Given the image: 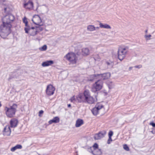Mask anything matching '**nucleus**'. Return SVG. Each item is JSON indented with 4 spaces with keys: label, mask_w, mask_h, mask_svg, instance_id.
<instances>
[{
    "label": "nucleus",
    "mask_w": 155,
    "mask_h": 155,
    "mask_svg": "<svg viewBox=\"0 0 155 155\" xmlns=\"http://www.w3.org/2000/svg\"><path fill=\"white\" fill-rule=\"evenodd\" d=\"M11 24L2 23L0 26V35L3 38H6L11 32Z\"/></svg>",
    "instance_id": "obj_1"
},
{
    "label": "nucleus",
    "mask_w": 155,
    "mask_h": 155,
    "mask_svg": "<svg viewBox=\"0 0 155 155\" xmlns=\"http://www.w3.org/2000/svg\"><path fill=\"white\" fill-rule=\"evenodd\" d=\"M18 106L16 104H13L9 107H6L5 108V114L7 116L9 117H13L15 115L17 111Z\"/></svg>",
    "instance_id": "obj_2"
},
{
    "label": "nucleus",
    "mask_w": 155,
    "mask_h": 155,
    "mask_svg": "<svg viewBox=\"0 0 155 155\" xmlns=\"http://www.w3.org/2000/svg\"><path fill=\"white\" fill-rule=\"evenodd\" d=\"M128 51V47H120L118 51V58L120 61L122 60L125 57Z\"/></svg>",
    "instance_id": "obj_3"
},
{
    "label": "nucleus",
    "mask_w": 155,
    "mask_h": 155,
    "mask_svg": "<svg viewBox=\"0 0 155 155\" xmlns=\"http://www.w3.org/2000/svg\"><path fill=\"white\" fill-rule=\"evenodd\" d=\"M86 95V97H85L86 99L85 103L92 104L94 103L95 102L97 101V94H95V98H94L91 96L90 91L88 90H87V94Z\"/></svg>",
    "instance_id": "obj_4"
},
{
    "label": "nucleus",
    "mask_w": 155,
    "mask_h": 155,
    "mask_svg": "<svg viewBox=\"0 0 155 155\" xmlns=\"http://www.w3.org/2000/svg\"><path fill=\"white\" fill-rule=\"evenodd\" d=\"M103 82L102 80H99L96 81L93 85L91 91L97 94V91L101 90L102 88Z\"/></svg>",
    "instance_id": "obj_5"
},
{
    "label": "nucleus",
    "mask_w": 155,
    "mask_h": 155,
    "mask_svg": "<svg viewBox=\"0 0 155 155\" xmlns=\"http://www.w3.org/2000/svg\"><path fill=\"white\" fill-rule=\"evenodd\" d=\"M64 58L72 64L76 63L77 59L76 55L74 53H68L64 56Z\"/></svg>",
    "instance_id": "obj_6"
},
{
    "label": "nucleus",
    "mask_w": 155,
    "mask_h": 155,
    "mask_svg": "<svg viewBox=\"0 0 155 155\" xmlns=\"http://www.w3.org/2000/svg\"><path fill=\"white\" fill-rule=\"evenodd\" d=\"M15 19V18L13 15L11 14L7 15L4 16L2 19V23L7 24H11Z\"/></svg>",
    "instance_id": "obj_7"
},
{
    "label": "nucleus",
    "mask_w": 155,
    "mask_h": 155,
    "mask_svg": "<svg viewBox=\"0 0 155 155\" xmlns=\"http://www.w3.org/2000/svg\"><path fill=\"white\" fill-rule=\"evenodd\" d=\"M25 30L26 33H28L31 36H34L38 33L35 27L28 26L25 28Z\"/></svg>",
    "instance_id": "obj_8"
},
{
    "label": "nucleus",
    "mask_w": 155,
    "mask_h": 155,
    "mask_svg": "<svg viewBox=\"0 0 155 155\" xmlns=\"http://www.w3.org/2000/svg\"><path fill=\"white\" fill-rule=\"evenodd\" d=\"M91 77L95 78L96 77H98L100 78V80H104L108 79L110 76V74L108 72L103 74H94L91 75Z\"/></svg>",
    "instance_id": "obj_9"
},
{
    "label": "nucleus",
    "mask_w": 155,
    "mask_h": 155,
    "mask_svg": "<svg viewBox=\"0 0 155 155\" xmlns=\"http://www.w3.org/2000/svg\"><path fill=\"white\" fill-rule=\"evenodd\" d=\"M87 90H85L83 94H79L76 96V100H77L79 103H85L86 94H87Z\"/></svg>",
    "instance_id": "obj_10"
},
{
    "label": "nucleus",
    "mask_w": 155,
    "mask_h": 155,
    "mask_svg": "<svg viewBox=\"0 0 155 155\" xmlns=\"http://www.w3.org/2000/svg\"><path fill=\"white\" fill-rule=\"evenodd\" d=\"M103 107V106L101 104L97 103L96 104L95 107L91 110V112L94 115H96L98 114L100 110Z\"/></svg>",
    "instance_id": "obj_11"
},
{
    "label": "nucleus",
    "mask_w": 155,
    "mask_h": 155,
    "mask_svg": "<svg viewBox=\"0 0 155 155\" xmlns=\"http://www.w3.org/2000/svg\"><path fill=\"white\" fill-rule=\"evenodd\" d=\"M55 88L52 85L49 84L47 86L46 90L47 94L50 96L53 95L54 93Z\"/></svg>",
    "instance_id": "obj_12"
},
{
    "label": "nucleus",
    "mask_w": 155,
    "mask_h": 155,
    "mask_svg": "<svg viewBox=\"0 0 155 155\" xmlns=\"http://www.w3.org/2000/svg\"><path fill=\"white\" fill-rule=\"evenodd\" d=\"M106 134L105 130H103L95 134L94 136V138L95 140L100 139L104 137Z\"/></svg>",
    "instance_id": "obj_13"
},
{
    "label": "nucleus",
    "mask_w": 155,
    "mask_h": 155,
    "mask_svg": "<svg viewBox=\"0 0 155 155\" xmlns=\"http://www.w3.org/2000/svg\"><path fill=\"white\" fill-rule=\"evenodd\" d=\"M33 22L36 25H39L41 23V20L40 16L38 15H35L32 19Z\"/></svg>",
    "instance_id": "obj_14"
},
{
    "label": "nucleus",
    "mask_w": 155,
    "mask_h": 155,
    "mask_svg": "<svg viewBox=\"0 0 155 155\" xmlns=\"http://www.w3.org/2000/svg\"><path fill=\"white\" fill-rule=\"evenodd\" d=\"M88 150L94 155H101L102 153L101 150L98 149L92 150V148L90 147L88 149Z\"/></svg>",
    "instance_id": "obj_15"
},
{
    "label": "nucleus",
    "mask_w": 155,
    "mask_h": 155,
    "mask_svg": "<svg viewBox=\"0 0 155 155\" xmlns=\"http://www.w3.org/2000/svg\"><path fill=\"white\" fill-rule=\"evenodd\" d=\"M24 6L26 8L31 9L33 8V3L29 0L28 2L24 4Z\"/></svg>",
    "instance_id": "obj_16"
},
{
    "label": "nucleus",
    "mask_w": 155,
    "mask_h": 155,
    "mask_svg": "<svg viewBox=\"0 0 155 155\" xmlns=\"http://www.w3.org/2000/svg\"><path fill=\"white\" fill-rule=\"evenodd\" d=\"M11 132V130L9 127H6L4 128L3 134L5 136H9Z\"/></svg>",
    "instance_id": "obj_17"
},
{
    "label": "nucleus",
    "mask_w": 155,
    "mask_h": 155,
    "mask_svg": "<svg viewBox=\"0 0 155 155\" xmlns=\"http://www.w3.org/2000/svg\"><path fill=\"white\" fill-rule=\"evenodd\" d=\"M18 120L15 118L12 119L10 121L11 126L12 127H16L18 124Z\"/></svg>",
    "instance_id": "obj_18"
},
{
    "label": "nucleus",
    "mask_w": 155,
    "mask_h": 155,
    "mask_svg": "<svg viewBox=\"0 0 155 155\" xmlns=\"http://www.w3.org/2000/svg\"><path fill=\"white\" fill-rule=\"evenodd\" d=\"M60 121V119L58 117H54L52 119L49 121L48 123L49 124H51L53 123H58Z\"/></svg>",
    "instance_id": "obj_19"
},
{
    "label": "nucleus",
    "mask_w": 155,
    "mask_h": 155,
    "mask_svg": "<svg viewBox=\"0 0 155 155\" xmlns=\"http://www.w3.org/2000/svg\"><path fill=\"white\" fill-rule=\"evenodd\" d=\"M54 63L53 61L51 60L42 63V65L43 67L48 66L51 65Z\"/></svg>",
    "instance_id": "obj_20"
},
{
    "label": "nucleus",
    "mask_w": 155,
    "mask_h": 155,
    "mask_svg": "<svg viewBox=\"0 0 155 155\" xmlns=\"http://www.w3.org/2000/svg\"><path fill=\"white\" fill-rule=\"evenodd\" d=\"M99 25H100V27L101 28H103L107 29H111V27L109 25L107 24H103L101 23H100Z\"/></svg>",
    "instance_id": "obj_21"
},
{
    "label": "nucleus",
    "mask_w": 155,
    "mask_h": 155,
    "mask_svg": "<svg viewBox=\"0 0 155 155\" xmlns=\"http://www.w3.org/2000/svg\"><path fill=\"white\" fill-rule=\"evenodd\" d=\"M83 124L84 122L82 120L80 119H78L76 121L75 126L76 127H79Z\"/></svg>",
    "instance_id": "obj_22"
},
{
    "label": "nucleus",
    "mask_w": 155,
    "mask_h": 155,
    "mask_svg": "<svg viewBox=\"0 0 155 155\" xmlns=\"http://www.w3.org/2000/svg\"><path fill=\"white\" fill-rule=\"evenodd\" d=\"M83 54L84 55H87L89 54V50L87 48H83L82 49Z\"/></svg>",
    "instance_id": "obj_23"
},
{
    "label": "nucleus",
    "mask_w": 155,
    "mask_h": 155,
    "mask_svg": "<svg viewBox=\"0 0 155 155\" xmlns=\"http://www.w3.org/2000/svg\"><path fill=\"white\" fill-rule=\"evenodd\" d=\"M22 148V146L21 145L18 144L12 148L11 150L12 152L15 151L17 149H21Z\"/></svg>",
    "instance_id": "obj_24"
},
{
    "label": "nucleus",
    "mask_w": 155,
    "mask_h": 155,
    "mask_svg": "<svg viewBox=\"0 0 155 155\" xmlns=\"http://www.w3.org/2000/svg\"><path fill=\"white\" fill-rule=\"evenodd\" d=\"M87 30L92 31L96 30V28L93 25H90L87 26Z\"/></svg>",
    "instance_id": "obj_25"
},
{
    "label": "nucleus",
    "mask_w": 155,
    "mask_h": 155,
    "mask_svg": "<svg viewBox=\"0 0 155 155\" xmlns=\"http://www.w3.org/2000/svg\"><path fill=\"white\" fill-rule=\"evenodd\" d=\"M7 2L6 0H0V6H6L7 5Z\"/></svg>",
    "instance_id": "obj_26"
},
{
    "label": "nucleus",
    "mask_w": 155,
    "mask_h": 155,
    "mask_svg": "<svg viewBox=\"0 0 155 155\" xmlns=\"http://www.w3.org/2000/svg\"><path fill=\"white\" fill-rule=\"evenodd\" d=\"M39 25V26H38L35 27L38 33L42 31L43 29V28L41 26L42 25V24H40Z\"/></svg>",
    "instance_id": "obj_27"
},
{
    "label": "nucleus",
    "mask_w": 155,
    "mask_h": 155,
    "mask_svg": "<svg viewBox=\"0 0 155 155\" xmlns=\"http://www.w3.org/2000/svg\"><path fill=\"white\" fill-rule=\"evenodd\" d=\"M23 21V22L25 24V25L26 26L25 27H27L28 26H29L28 24V22L27 20V19L25 18H24Z\"/></svg>",
    "instance_id": "obj_28"
},
{
    "label": "nucleus",
    "mask_w": 155,
    "mask_h": 155,
    "mask_svg": "<svg viewBox=\"0 0 155 155\" xmlns=\"http://www.w3.org/2000/svg\"><path fill=\"white\" fill-rule=\"evenodd\" d=\"M47 48V46L45 45H43L40 49L41 51H45Z\"/></svg>",
    "instance_id": "obj_29"
},
{
    "label": "nucleus",
    "mask_w": 155,
    "mask_h": 155,
    "mask_svg": "<svg viewBox=\"0 0 155 155\" xmlns=\"http://www.w3.org/2000/svg\"><path fill=\"white\" fill-rule=\"evenodd\" d=\"M123 148L124 150L127 151L129 150V148L126 144H124L123 145Z\"/></svg>",
    "instance_id": "obj_30"
},
{
    "label": "nucleus",
    "mask_w": 155,
    "mask_h": 155,
    "mask_svg": "<svg viewBox=\"0 0 155 155\" xmlns=\"http://www.w3.org/2000/svg\"><path fill=\"white\" fill-rule=\"evenodd\" d=\"M93 148L94 150L98 149V145L97 143H95L93 146Z\"/></svg>",
    "instance_id": "obj_31"
},
{
    "label": "nucleus",
    "mask_w": 155,
    "mask_h": 155,
    "mask_svg": "<svg viewBox=\"0 0 155 155\" xmlns=\"http://www.w3.org/2000/svg\"><path fill=\"white\" fill-rule=\"evenodd\" d=\"M144 37L146 40H148L150 39L149 38L151 37V35H145Z\"/></svg>",
    "instance_id": "obj_32"
},
{
    "label": "nucleus",
    "mask_w": 155,
    "mask_h": 155,
    "mask_svg": "<svg viewBox=\"0 0 155 155\" xmlns=\"http://www.w3.org/2000/svg\"><path fill=\"white\" fill-rule=\"evenodd\" d=\"M113 133L112 131H110L108 133V136L109 137H111L113 135Z\"/></svg>",
    "instance_id": "obj_33"
},
{
    "label": "nucleus",
    "mask_w": 155,
    "mask_h": 155,
    "mask_svg": "<svg viewBox=\"0 0 155 155\" xmlns=\"http://www.w3.org/2000/svg\"><path fill=\"white\" fill-rule=\"evenodd\" d=\"M112 141L111 137H109V139L107 141V143L108 144H110V142Z\"/></svg>",
    "instance_id": "obj_34"
},
{
    "label": "nucleus",
    "mask_w": 155,
    "mask_h": 155,
    "mask_svg": "<svg viewBox=\"0 0 155 155\" xmlns=\"http://www.w3.org/2000/svg\"><path fill=\"white\" fill-rule=\"evenodd\" d=\"M70 101L71 102H74V101H75V98L74 96H73L70 99Z\"/></svg>",
    "instance_id": "obj_35"
},
{
    "label": "nucleus",
    "mask_w": 155,
    "mask_h": 155,
    "mask_svg": "<svg viewBox=\"0 0 155 155\" xmlns=\"http://www.w3.org/2000/svg\"><path fill=\"white\" fill-rule=\"evenodd\" d=\"M149 124L152 126L153 127H155V123H153V122H151Z\"/></svg>",
    "instance_id": "obj_36"
},
{
    "label": "nucleus",
    "mask_w": 155,
    "mask_h": 155,
    "mask_svg": "<svg viewBox=\"0 0 155 155\" xmlns=\"http://www.w3.org/2000/svg\"><path fill=\"white\" fill-rule=\"evenodd\" d=\"M142 66L141 65H136L134 66V67L136 68H142Z\"/></svg>",
    "instance_id": "obj_37"
},
{
    "label": "nucleus",
    "mask_w": 155,
    "mask_h": 155,
    "mask_svg": "<svg viewBox=\"0 0 155 155\" xmlns=\"http://www.w3.org/2000/svg\"><path fill=\"white\" fill-rule=\"evenodd\" d=\"M44 111L42 110H41L39 112V116L41 117V114L43 113Z\"/></svg>",
    "instance_id": "obj_38"
},
{
    "label": "nucleus",
    "mask_w": 155,
    "mask_h": 155,
    "mask_svg": "<svg viewBox=\"0 0 155 155\" xmlns=\"http://www.w3.org/2000/svg\"><path fill=\"white\" fill-rule=\"evenodd\" d=\"M151 132L153 134H155V130L154 129L153 130L151 131Z\"/></svg>",
    "instance_id": "obj_39"
},
{
    "label": "nucleus",
    "mask_w": 155,
    "mask_h": 155,
    "mask_svg": "<svg viewBox=\"0 0 155 155\" xmlns=\"http://www.w3.org/2000/svg\"><path fill=\"white\" fill-rule=\"evenodd\" d=\"M13 78V77H11V76H10V77L8 78V80L9 81L11 79H12Z\"/></svg>",
    "instance_id": "obj_40"
},
{
    "label": "nucleus",
    "mask_w": 155,
    "mask_h": 155,
    "mask_svg": "<svg viewBox=\"0 0 155 155\" xmlns=\"http://www.w3.org/2000/svg\"><path fill=\"white\" fill-rule=\"evenodd\" d=\"M6 9H7V8L6 7H4V11H5V12H6Z\"/></svg>",
    "instance_id": "obj_41"
},
{
    "label": "nucleus",
    "mask_w": 155,
    "mask_h": 155,
    "mask_svg": "<svg viewBox=\"0 0 155 155\" xmlns=\"http://www.w3.org/2000/svg\"><path fill=\"white\" fill-rule=\"evenodd\" d=\"M132 68H133V67H130L129 68V70H130L131 69H132Z\"/></svg>",
    "instance_id": "obj_42"
},
{
    "label": "nucleus",
    "mask_w": 155,
    "mask_h": 155,
    "mask_svg": "<svg viewBox=\"0 0 155 155\" xmlns=\"http://www.w3.org/2000/svg\"><path fill=\"white\" fill-rule=\"evenodd\" d=\"M106 63L107 65H109L110 64V63L109 62H106Z\"/></svg>",
    "instance_id": "obj_43"
},
{
    "label": "nucleus",
    "mask_w": 155,
    "mask_h": 155,
    "mask_svg": "<svg viewBox=\"0 0 155 155\" xmlns=\"http://www.w3.org/2000/svg\"><path fill=\"white\" fill-rule=\"evenodd\" d=\"M68 107H71V105L70 104H68Z\"/></svg>",
    "instance_id": "obj_44"
},
{
    "label": "nucleus",
    "mask_w": 155,
    "mask_h": 155,
    "mask_svg": "<svg viewBox=\"0 0 155 155\" xmlns=\"http://www.w3.org/2000/svg\"><path fill=\"white\" fill-rule=\"evenodd\" d=\"M95 28H96V29H98H98H99V27H95Z\"/></svg>",
    "instance_id": "obj_45"
},
{
    "label": "nucleus",
    "mask_w": 155,
    "mask_h": 155,
    "mask_svg": "<svg viewBox=\"0 0 155 155\" xmlns=\"http://www.w3.org/2000/svg\"><path fill=\"white\" fill-rule=\"evenodd\" d=\"M147 31H148V30H147H147H146L145 31V32L146 33H147Z\"/></svg>",
    "instance_id": "obj_46"
}]
</instances>
